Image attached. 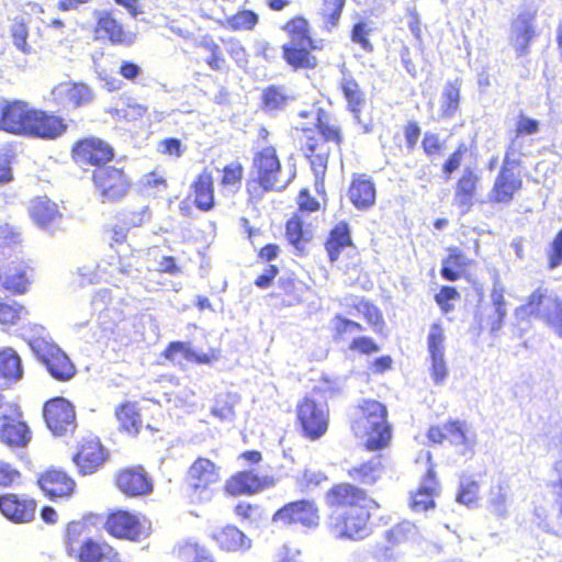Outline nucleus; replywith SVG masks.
<instances>
[{
	"label": "nucleus",
	"instance_id": "f257e3e1",
	"mask_svg": "<svg viewBox=\"0 0 562 562\" xmlns=\"http://www.w3.org/2000/svg\"><path fill=\"white\" fill-rule=\"evenodd\" d=\"M328 507L342 509L327 521L328 532L337 540L361 541L371 533V510L379 504L366 490L350 482L331 485L325 493Z\"/></svg>",
	"mask_w": 562,
	"mask_h": 562
},
{
	"label": "nucleus",
	"instance_id": "f03ea898",
	"mask_svg": "<svg viewBox=\"0 0 562 562\" xmlns=\"http://www.w3.org/2000/svg\"><path fill=\"white\" fill-rule=\"evenodd\" d=\"M0 121L2 132L42 140H55L68 130V124L61 115L34 108L20 99L4 100L0 103Z\"/></svg>",
	"mask_w": 562,
	"mask_h": 562
},
{
	"label": "nucleus",
	"instance_id": "7ed1b4c3",
	"mask_svg": "<svg viewBox=\"0 0 562 562\" xmlns=\"http://www.w3.org/2000/svg\"><path fill=\"white\" fill-rule=\"evenodd\" d=\"M299 149L308 161L316 184L323 186L331 145L341 149L344 133L341 126L323 109H318L313 127H302L297 136Z\"/></svg>",
	"mask_w": 562,
	"mask_h": 562
},
{
	"label": "nucleus",
	"instance_id": "20e7f679",
	"mask_svg": "<svg viewBox=\"0 0 562 562\" xmlns=\"http://www.w3.org/2000/svg\"><path fill=\"white\" fill-rule=\"evenodd\" d=\"M101 521V516L87 513L78 519L70 520L65 526L63 542L66 554L76 562H114L117 551L106 541L91 537Z\"/></svg>",
	"mask_w": 562,
	"mask_h": 562
},
{
	"label": "nucleus",
	"instance_id": "39448f33",
	"mask_svg": "<svg viewBox=\"0 0 562 562\" xmlns=\"http://www.w3.org/2000/svg\"><path fill=\"white\" fill-rule=\"evenodd\" d=\"M349 427L356 438L364 439L363 447L368 451H381L391 445L393 426L389 420V409L378 400H360L355 405Z\"/></svg>",
	"mask_w": 562,
	"mask_h": 562
},
{
	"label": "nucleus",
	"instance_id": "423d86ee",
	"mask_svg": "<svg viewBox=\"0 0 562 562\" xmlns=\"http://www.w3.org/2000/svg\"><path fill=\"white\" fill-rule=\"evenodd\" d=\"M293 176L283 178L282 161L276 145L258 146L252 153L246 192L250 200L258 201L268 192L283 190Z\"/></svg>",
	"mask_w": 562,
	"mask_h": 562
},
{
	"label": "nucleus",
	"instance_id": "0eeeda50",
	"mask_svg": "<svg viewBox=\"0 0 562 562\" xmlns=\"http://www.w3.org/2000/svg\"><path fill=\"white\" fill-rule=\"evenodd\" d=\"M281 30L290 40L281 46L284 63L293 71L316 69L318 58L313 52L321 49V45L313 37L308 19L302 14H295L281 25Z\"/></svg>",
	"mask_w": 562,
	"mask_h": 562
},
{
	"label": "nucleus",
	"instance_id": "6e6552de",
	"mask_svg": "<svg viewBox=\"0 0 562 562\" xmlns=\"http://www.w3.org/2000/svg\"><path fill=\"white\" fill-rule=\"evenodd\" d=\"M222 480V465L209 457L198 456L184 472L183 486L191 503L203 504L213 499Z\"/></svg>",
	"mask_w": 562,
	"mask_h": 562
},
{
	"label": "nucleus",
	"instance_id": "1a4fd4ad",
	"mask_svg": "<svg viewBox=\"0 0 562 562\" xmlns=\"http://www.w3.org/2000/svg\"><path fill=\"white\" fill-rule=\"evenodd\" d=\"M520 155L519 148H515V140H510L506 146L502 165L487 195L491 204L508 205L522 190L524 180L518 171V168L522 166Z\"/></svg>",
	"mask_w": 562,
	"mask_h": 562
},
{
	"label": "nucleus",
	"instance_id": "9d476101",
	"mask_svg": "<svg viewBox=\"0 0 562 562\" xmlns=\"http://www.w3.org/2000/svg\"><path fill=\"white\" fill-rule=\"evenodd\" d=\"M517 315L524 318H537L562 336V296L543 285L536 288L521 304Z\"/></svg>",
	"mask_w": 562,
	"mask_h": 562
},
{
	"label": "nucleus",
	"instance_id": "9b49d317",
	"mask_svg": "<svg viewBox=\"0 0 562 562\" xmlns=\"http://www.w3.org/2000/svg\"><path fill=\"white\" fill-rule=\"evenodd\" d=\"M330 411L326 403H319L314 397L305 395L295 406V426L304 439L317 441L329 429Z\"/></svg>",
	"mask_w": 562,
	"mask_h": 562
},
{
	"label": "nucleus",
	"instance_id": "f8f14e48",
	"mask_svg": "<svg viewBox=\"0 0 562 562\" xmlns=\"http://www.w3.org/2000/svg\"><path fill=\"white\" fill-rule=\"evenodd\" d=\"M35 281V267L31 258L22 255L0 259V291L12 296L26 294Z\"/></svg>",
	"mask_w": 562,
	"mask_h": 562
},
{
	"label": "nucleus",
	"instance_id": "ddd939ff",
	"mask_svg": "<svg viewBox=\"0 0 562 562\" xmlns=\"http://www.w3.org/2000/svg\"><path fill=\"white\" fill-rule=\"evenodd\" d=\"M103 528L110 537L132 542H139L150 533V522L146 517L126 508L111 509Z\"/></svg>",
	"mask_w": 562,
	"mask_h": 562
},
{
	"label": "nucleus",
	"instance_id": "4468645a",
	"mask_svg": "<svg viewBox=\"0 0 562 562\" xmlns=\"http://www.w3.org/2000/svg\"><path fill=\"white\" fill-rule=\"evenodd\" d=\"M91 182L102 203H116L128 195L132 180L124 167L104 166L94 169Z\"/></svg>",
	"mask_w": 562,
	"mask_h": 562
},
{
	"label": "nucleus",
	"instance_id": "2eb2a0df",
	"mask_svg": "<svg viewBox=\"0 0 562 562\" xmlns=\"http://www.w3.org/2000/svg\"><path fill=\"white\" fill-rule=\"evenodd\" d=\"M115 157V149L105 139L98 136H83L76 139L70 147V158L83 170L99 169Z\"/></svg>",
	"mask_w": 562,
	"mask_h": 562
},
{
	"label": "nucleus",
	"instance_id": "dca6fc26",
	"mask_svg": "<svg viewBox=\"0 0 562 562\" xmlns=\"http://www.w3.org/2000/svg\"><path fill=\"white\" fill-rule=\"evenodd\" d=\"M115 488L126 498H139L154 492V479L142 464L120 468L113 475Z\"/></svg>",
	"mask_w": 562,
	"mask_h": 562
},
{
	"label": "nucleus",
	"instance_id": "f3484780",
	"mask_svg": "<svg viewBox=\"0 0 562 562\" xmlns=\"http://www.w3.org/2000/svg\"><path fill=\"white\" fill-rule=\"evenodd\" d=\"M272 521L284 526L300 525L306 529H316L321 524L319 508L314 499L292 501L276 510Z\"/></svg>",
	"mask_w": 562,
	"mask_h": 562
},
{
	"label": "nucleus",
	"instance_id": "a211bd4d",
	"mask_svg": "<svg viewBox=\"0 0 562 562\" xmlns=\"http://www.w3.org/2000/svg\"><path fill=\"white\" fill-rule=\"evenodd\" d=\"M42 415L46 427L54 436L71 434L77 427L75 406L64 397L56 396L46 401Z\"/></svg>",
	"mask_w": 562,
	"mask_h": 562
},
{
	"label": "nucleus",
	"instance_id": "6ab92c4d",
	"mask_svg": "<svg viewBox=\"0 0 562 562\" xmlns=\"http://www.w3.org/2000/svg\"><path fill=\"white\" fill-rule=\"evenodd\" d=\"M109 451L95 436L83 437L78 441L71 460L80 475L97 473L109 459Z\"/></svg>",
	"mask_w": 562,
	"mask_h": 562
},
{
	"label": "nucleus",
	"instance_id": "aec40b11",
	"mask_svg": "<svg viewBox=\"0 0 562 562\" xmlns=\"http://www.w3.org/2000/svg\"><path fill=\"white\" fill-rule=\"evenodd\" d=\"M93 37L97 41H108L112 45L130 46L135 42V34L114 15L112 10L94 12Z\"/></svg>",
	"mask_w": 562,
	"mask_h": 562
},
{
	"label": "nucleus",
	"instance_id": "412c9836",
	"mask_svg": "<svg viewBox=\"0 0 562 562\" xmlns=\"http://www.w3.org/2000/svg\"><path fill=\"white\" fill-rule=\"evenodd\" d=\"M37 486L50 501L69 499L77 490L72 475L60 468L50 467L37 476Z\"/></svg>",
	"mask_w": 562,
	"mask_h": 562
},
{
	"label": "nucleus",
	"instance_id": "4be33fe9",
	"mask_svg": "<svg viewBox=\"0 0 562 562\" xmlns=\"http://www.w3.org/2000/svg\"><path fill=\"white\" fill-rule=\"evenodd\" d=\"M34 351L55 380L64 382L75 375L76 368L74 363L57 345L41 341L36 344Z\"/></svg>",
	"mask_w": 562,
	"mask_h": 562
},
{
	"label": "nucleus",
	"instance_id": "5701e85b",
	"mask_svg": "<svg viewBox=\"0 0 562 562\" xmlns=\"http://www.w3.org/2000/svg\"><path fill=\"white\" fill-rule=\"evenodd\" d=\"M276 484L270 475L259 474L255 470H241L232 474L224 484L229 496L254 495Z\"/></svg>",
	"mask_w": 562,
	"mask_h": 562
},
{
	"label": "nucleus",
	"instance_id": "b1692460",
	"mask_svg": "<svg viewBox=\"0 0 562 562\" xmlns=\"http://www.w3.org/2000/svg\"><path fill=\"white\" fill-rule=\"evenodd\" d=\"M310 290V285L297 276L286 273L278 279L274 289L269 293V297L279 307H293L301 305L306 300Z\"/></svg>",
	"mask_w": 562,
	"mask_h": 562
},
{
	"label": "nucleus",
	"instance_id": "393cba45",
	"mask_svg": "<svg viewBox=\"0 0 562 562\" xmlns=\"http://www.w3.org/2000/svg\"><path fill=\"white\" fill-rule=\"evenodd\" d=\"M37 502L19 493H5L0 495V513L14 524H27L35 519Z\"/></svg>",
	"mask_w": 562,
	"mask_h": 562
},
{
	"label": "nucleus",
	"instance_id": "a878e982",
	"mask_svg": "<svg viewBox=\"0 0 562 562\" xmlns=\"http://www.w3.org/2000/svg\"><path fill=\"white\" fill-rule=\"evenodd\" d=\"M426 437L431 445H442L449 441L453 446H463L471 450L473 438L468 435V428L464 422L450 419L443 425H431L426 432Z\"/></svg>",
	"mask_w": 562,
	"mask_h": 562
},
{
	"label": "nucleus",
	"instance_id": "bb28decb",
	"mask_svg": "<svg viewBox=\"0 0 562 562\" xmlns=\"http://www.w3.org/2000/svg\"><path fill=\"white\" fill-rule=\"evenodd\" d=\"M50 95L56 104H69L75 109L94 99L92 88L82 81H61L52 88Z\"/></svg>",
	"mask_w": 562,
	"mask_h": 562
},
{
	"label": "nucleus",
	"instance_id": "cd10ccee",
	"mask_svg": "<svg viewBox=\"0 0 562 562\" xmlns=\"http://www.w3.org/2000/svg\"><path fill=\"white\" fill-rule=\"evenodd\" d=\"M187 199L201 212H210L215 207V183L210 170L203 169L193 178Z\"/></svg>",
	"mask_w": 562,
	"mask_h": 562
},
{
	"label": "nucleus",
	"instance_id": "c85d7f7f",
	"mask_svg": "<svg viewBox=\"0 0 562 562\" xmlns=\"http://www.w3.org/2000/svg\"><path fill=\"white\" fill-rule=\"evenodd\" d=\"M161 363L178 364L179 358L198 364H211L220 359V350L211 349L207 353L195 352L189 342L175 340L167 344L159 355Z\"/></svg>",
	"mask_w": 562,
	"mask_h": 562
},
{
	"label": "nucleus",
	"instance_id": "c756f323",
	"mask_svg": "<svg viewBox=\"0 0 562 562\" xmlns=\"http://www.w3.org/2000/svg\"><path fill=\"white\" fill-rule=\"evenodd\" d=\"M481 190V176L471 167L464 168L454 184V204L468 212L475 203Z\"/></svg>",
	"mask_w": 562,
	"mask_h": 562
},
{
	"label": "nucleus",
	"instance_id": "7c9ffc66",
	"mask_svg": "<svg viewBox=\"0 0 562 562\" xmlns=\"http://www.w3.org/2000/svg\"><path fill=\"white\" fill-rule=\"evenodd\" d=\"M350 203L359 211H367L375 204L376 188L371 176L353 173L347 190Z\"/></svg>",
	"mask_w": 562,
	"mask_h": 562
},
{
	"label": "nucleus",
	"instance_id": "2f4dec72",
	"mask_svg": "<svg viewBox=\"0 0 562 562\" xmlns=\"http://www.w3.org/2000/svg\"><path fill=\"white\" fill-rule=\"evenodd\" d=\"M29 215L40 228L48 231L57 228L63 220L58 205L46 195L31 200Z\"/></svg>",
	"mask_w": 562,
	"mask_h": 562
},
{
	"label": "nucleus",
	"instance_id": "473e14b6",
	"mask_svg": "<svg viewBox=\"0 0 562 562\" xmlns=\"http://www.w3.org/2000/svg\"><path fill=\"white\" fill-rule=\"evenodd\" d=\"M535 20L536 12H521L513 23L512 43L519 57L529 54L531 43L537 36Z\"/></svg>",
	"mask_w": 562,
	"mask_h": 562
},
{
	"label": "nucleus",
	"instance_id": "72a5a7b5",
	"mask_svg": "<svg viewBox=\"0 0 562 562\" xmlns=\"http://www.w3.org/2000/svg\"><path fill=\"white\" fill-rule=\"evenodd\" d=\"M447 255L442 259L440 276L447 281L454 282L461 278H467L471 267L474 266V259L458 246H449Z\"/></svg>",
	"mask_w": 562,
	"mask_h": 562
},
{
	"label": "nucleus",
	"instance_id": "f704fd0d",
	"mask_svg": "<svg viewBox=\"0 0 562 562\" xmlns=\"http://www.w3.org/2000/svg\"><path fill=\"white\" fill-rule=\"evenodd\" d=\"M32 432L20 415H3L0 424V440L10 448H24L31 441Z\"/></svg>",
	"mask_w": 562,
	"mask_h": 562
},
{
	"label": "nucleus",
	"instance_id": "c9c22d12",
	"mask_svg": "<svg viewBox=\"0 0 562 562\" xmlns=\"http://www.w3.org/2000/svg\"><path fill=\"white\" fill-rule=\"evenodd\" d=\"M439 492V482L436 476V471L430 465L423 480L420 486L411 494V508L414 512H426L435 507V496Z\"/></svg>",
	"mask_w": 562,
	"mask_h": 562
},
{
	"label": "nucleus",
	"instance_id": "e433bc0d",
	"mask_svg": "<svg viewBox=\"0 0 562 562\" xmlns=\"http://www.w3.org/2000/svg\"><path fill=\"white\" fill-rule=\"evenodd\" d=\"M384 471L385 467L382 458L373 457L350 467L347 470V476L356 483V486L364 490V486H372L376 484L381 480Z\"/></svg>",
	"mask_w": 562,
	"mask_h": 562
},
{
	"label": "nucleus",
	"instance_id": "4c0bfd02",
	"mask_svg": "<svg viewBox=\"0 0 562 562\" xmlns=\"http://www.w3.org/2000/svg\"><path fill=\"white\" fill-rule=\"evenodd\" d=\"M353 246L350 225L347 221L336 223L328 232L324 241L328 260L335 262L339 259L341 252Z\"/></svg>",
	"mask_w": 562,
	"mask_h": 562
},
{
	"label": "nucleus",
	"instance_id": "58836bf2",
	"mask_svg": "<svg viewBox=\"0 0 562 562\" xmlns=\"http://www.w3.org/2000/svg\"><path fill=\"white\" fill-rule=\"evenodd\" d=\"M114 417L121 432L137 436L143 427V417L138 404L133 401L120 403L114 408Z\"/></svg>",
	"mask_w": 562,
	"mask_h": 562
},
{
	"label": "nucleus",
	"instance_id": "ea45409f",
	"mask_svg": "<svg viewBox=\"0 0 562 562\" xmlns=\"http://www.w3.org/2000/svg\"><path fill=\"white\" fill-rule=\"evenodd\" d=\"M416 536V528L414 525L409 522H400L393 526L386 532V540L389 546L386 544H378L374 549V557L378 560H387L392 558V554H389V551L396 546L407 543L414 540Z\"/></svg>",
	"mask_w": 562,
	"mask_h": 562
},
{
	"label": "nucleus",
	"instance_id": "a19ab883",
	"mask_svg": "<svg viewBox=\"0 0 562 562\" xmlns=\"http://www.w3.org/2000/svg\"><path fill=\"white\" fill-rule=\"evenodd\" d=\"M24 374L22 359L12 347L0 349V382L10 386L22 380Z\"/></svg>",
	"mask_w": 562,
	"mask_h": 562
},
{
	"label": "nucleus",
	"instance_id": "79ce46f5",
	"mask_svg": "<svg viewBox=\"0 0 562 562\" xmlns=\"http://www.w3.org/2000/svg\"><path fill=\"white\" fill-rule=\"evenodd\" d=\"M195 47L205 54L204 63L211 70L223 72L229 69L224 49L214 36L203 35Z\"/></svg>",
	"mask_w": 562,
	"mask_h": 562
},
{
	"label": "nucleus",
	"instance_id": "37998d69",
	"mask_svg": "<svg viewBox=\"0 0 562 562\" xmlns=\"http://www.w3.org/2000/svg\"><path fill=\"white\" fill-rule=\"evenodd\" d=\"M220 548L225 551H245L250 548V540L236 526L227 525L214 533Z\"/></svg>",
	"mask_w": 562,
	"mask_h": 562
},
{
	"label": "nucleus",
	"instance_id": "c03bdc74",
	"mask_svg": "<svg viewBox=\"0 0 562 562\" xmlns=\"http://www.w3.org/2000/svg\"><path fill=\"white\" fill-rule=\"evenodd\" d=\"M439 115L442 120L452 119L460 108L461 82L459 79L447 81L442 91Z\"/></svg>",
	"mask_w": 562,
	"mask_h": 562
},
{
	"label": "nucleus",
	"instance_id": "a18cd8bd",
	"mask_svg": "<svg viewBox=\"0 0 562 562\" xmlns=\"http://www.w3.org/2000/svg\"><path fill=\"white\" fill-rule=\"evenodd\" d=\"M23 244L22 232L10 223H0V257L19 255L18 248Z\"/></svg>",
	"mask_w": 562,
	"mask_h": 562
},
{
	"label": "nucleus",
	"instance_id": "49530a36",
	"mask_svg": "<svg viewBox=\"0 0 562 562\" xmlns=\"http://www.w3.org/2000/svg\"><path fill=\"white\" fill-rule=\"evenodd\" d=\"M339 89L347 101L350 112L358 115L366 104V93L352 77H345L340 81Z\"/></svg>",
	"mask_w": 562,
	"mask_h": 562
},
{
	"label": "nucleus",
	"instance_id": "de8ad7c7",
	"mask_svg": "<svg viewBox=\"0 0 562 562\" xmlns=\"http://www.w3.org/2000/svg\"><path fill=\"white\" fill-rule=\"evenodd\" d=\"M285 237L296 249H302L312 239L302 216L296 212L285 223Z\"/></svg>",
	"mask_w": 562,
	"mask_h": 562
},
{
	"label": "nucleus",
	"instance_id": "09e8293b",
	"mask_svg": "<svg viewBox=\"0 0 562 562\" xmlns=\"http://www.w3.org/2000/svg\"><path fill=\"white\" fill-rule=\"evenodd\" d=\"M177 554L183 562H216L206 547L191 540L181 543Z\"/></svg>",
	"mask_w": 562,
	"mask_h": 562
},
{
	"label": "nucleus",
	"instance_id": "8fccbe9b",
	"mask_svg": "<svg viewBox=\"0 0 562 562\" xmlns=\"http://www.w3.org/2000/svg\"><path fill=\"white\" fill-rule=\"evenodd\" d=\"M259 23V15L250 9H241L225 19V25L233 32L252 31Z\"/></svg>",
	"mask_w": 562,
	"mask_h": 562
},
{
	"label": "nucleus",
	"instance_id": "3c124183",
	"mask_svg": "<svg viewBox=\"0 0 562 562\" xmlns=\"http://www.w3.org/2000/svg\"><path fill=\"white\" fill-rule=\"evenodd\" d=\"M288 99L283 87L271 85L262 91L261 106L266 111H279L285 106Z\"/></svg>",
	"mask_w": 562,
	"mask_h": 562
},
{
	"label": "nucleus",
	"instance_id": "603ef678",
	"mask_svg": "<svg viewBox=\"0 0 562 562\" xmlns=\"http://www.w3.org/2000/svg\"><path fill=\"white\" fill-rule=\"evenodd\" d=\"M345 4L346 0H323L321 18L327 31L338 26Z\"/></svg>",
	"mask_w": 562,
	"mask_h": 562
},
{
	"label": "nucleus",
	"instance_id": "864d4df0",
	"mask_svg": "<svg viewBox=\"0 0 562 562\" xmlns=\"http://www.w3.org/2000/svg\"><path fill=\"white\" fill-rule=\"evenodd\" d=\"M238 401L237 395L226 393L215 397L211 413L221 420H228L235 416V406Z\"/></svg>",
	"mask_w": 562,
	"mask_h": 562
},
{
	"label": "nucleus",
	"instance_id": "5fc2aeb1",
	"mask_svg": "<svg viewBox=\"0 0 562 562\" xmlns=\"http://www.w3.org/2000/svg\"><path fill=\"white\" fill-rule=\"evenodd\" d=\"M25 314L24 306L16 301H0V325L11 327L16 325Z\"/></svg>",
	"mask_w": 562,
	"mask_h": 562
},
{
	"label": "nucleus",
	"instance_id": "6e6d98bb",
	"mask_svg": "<svg viewBox=\"0 0 562 562\" xmlns=\"http://www.w3.org/2000/svg\"><path fill=\"white\" fill-rule=\"evenodd\" d=\"M333 338L335 341L345 340L347 336L353 333H360L363 330L362 324L359 322L349 319L340 314H337L333 318Z\"/></svg>",
	"mask_w": 562,
	"mask_h": 562
},
{
	"label": "nucleus",
	"instance_id": "4d7b16f0",
	"mask_svg": "<svg viewBox=\"0 0 562 562\" xmlns=\"http://www.w3.org/2000/svg\"><path fill=\"white\" fill-rule=\"evenodd\" d=\"M234 514L241 522L258 524L265 517L263 508L258 504L239 502L234 506Z\"/></svg>",
	"mask_w": 562,
	"mask_h": 562
},
{
	"label": "nucleus",
	"instance_id": "13d9d810",
	"mask_svg": "<svg viewBox=\"0 0 562 562\" xmlns=\"http://www.w3.org/2000/svg\"><path fill=\"white\" fill-rule=\"evenodd\" d=\"M244 177V167L238 160L226 164L221 170L222 188H238Z\"/></svg>",
	"mask_w": 562,
	"mask_h": 562
},
{
	"label": "nucleus",
	"instance_id": "bf43d9fd",
	"mask_svg": "<svg viewBox=\"0 0 562 562\" xmlns=\"http://www.w3.org/2000/svg\"><path fill=\"white\" fill-rule=\"evenodd\" d=\"M140 188L153 193L166 192L169 188L168 179L165 173L158 169H154L145 173L140 181Z\"/></svg>",
	"mask_w": 562,
	"mask_h": 562
},
{
	"label": "nucleus",
	"instance_id": "052dcab7",
	"mask_svg": "<svg viewBox=\"0 0 562 562\" xmlns=\"http://www.w3.org/2000/svg\"><path fill=\"white\" fill-rule=\"evenodd\" d=\"M446 334L441 323L436 322L430 325L427 336V349L430 355H445Z\"/></svg>",
	"mask_w": 562,
	"mask_h": 562
},
{
	"label": "nucleus",
	"instance_id": "680f3d73",
	"mask_svg": "<svg viewBox=\"0 0 562 562\" xmlns=\"http://www.w3.org/2000/svg\"><path fill=\"white\" fill-rule=\"evenodd\" d=\"M459 291L452 285H442L435 294V302L442 314H448L454 310L453 301L460 300Z\"/></svg>",
	"mask_w": 562,
	"mask_h": 562
},
{
	"label": "nucleus",
	"instance_id": "e2e57ef3",
	"mask_svg": "<svg viewBox=\"0 0 562 562\" xmlns=\"http://www.w3.org/2000/svg\"><path fill=\"white\" fill-rule=\"evenodd\" d=\"M348 350L358 356H371L380 351L379 344L369 336H358L348 344Z\"/></svg>",
	"mask_w": 562,
	"mask_h": 562
},
{
	"label": "nucleus",
	"instance_id": "0e129e2a",
	"mask_svg": "<svg viewBox=\"0 0 562 562\" xmlns=\"http://www.w3.org/2000/svg\"><path fill=\"white\" fill-rule=\"evenodd\" d=\"M467 151V145L459 144L457 148L452 153H450L447 159L443 161L441 170L447 180L450 179L451 175L460 168L463 160V156L465 155Z\"/></svg>",
	"mask_w": 562,
	"mask_h": 562
},
{
	"label": "nucleus",
	"instance_id": "69168bd1",
	"mask_svg": "<svg viewBox=\"0 0 562 562\" xmlns=\"http://www.w3.org/2000/svg\"><path fill=\"white\" fill-rule=\"evenodd\" d=\"M221 42L225 45V50L228 53L231 58L239 66L248 61V54L241 42L235 37L221 38Z\"/></svg>",
	"mask_w": 562,
	"mask_h": 562
},
{
	"label": "nucleus",
	"instance_id": "338daca9",
	"mask_svg": "<svg viewBox=\"0 0 562 562\" xmlns=\"http://www.w3.org/2000/svg\"><path fill=\"white\" fill-rule=\"evenodd\" d=\"M422 149L427 157L439 156L445 149V143L440 139L439 135L431 132H426L422 138Z\"/></svg>",
	"mask_w": 562,
	"mask_h": 562
},
{
	"label": "nucleus",
	"instance_id": "774afa93",
	"mask_svg": "<svg viewBox=\"0 0 562 562\" xmlns=\"http://www.w3.org/2000/svg\"><path fill=\"white\" fill-rule=\"evenodd\" d=\"M562 265V228L555 234L548 249V266L554 269Z\"/></svg>",
	"mask_w": 562,
	"mask_h": 562
}]
</instances>
